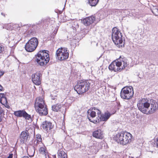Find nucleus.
<instances>
[{"label": "nucleus", "mask_w": 158, "mask_h": 158, "mask_svg": "<svg viewBox=\"0 0 158 158\" xmlns=\"http://www.w3.org/2000/svg\"><path fill=\"white\" fill-rule=\"evenodd\" d=\"M150 103L147 101V100L142 98L139 100L137 106L139 109L142 113L149 114L153 113L158 109V103L152 99Z\"/></svg>", "instance_id": "obj_1"}, {"label": "nucleus", "mask_w": 158, "mask_h": 158, "mask_svg": "<svg viewBox=\"0 0 158 158\" xmlns=\"http://www.w3.org/2000/svg\"><path fill=\"white\" fill-rule=\"evenodd\" d=\"M128 64L127 60L125 58H121L114 61L109 66L110 70L114 72L121 71Z\"/></svg>", "instance_id": "obj_2"}, {"label": "nucleus", "mask_w": 158, "mask_h": 158, "mask_svg": "<svg viewBox=\"0 0 158 158\" xmlns=\"http://www.w3.org/2000/svg\"><path fill=\"white\" fill-rule=\"evenodd\" d=\"M132 135L127 132H122L116 134L113 138L114 139L123 145L129 143L131 141Z\"/></svg>", "instance_id": "obj_3"}, {"label": "nucleus", "mask_w": 158, "mask_h": 158, "mask_svg": "<svg viewBox=\"0 0 158 158\" xmlns=\"http://www.w3.org/2000/svg\"><path fill=\"white\" fill-rule=\"evenodd\" d=\"M45 50L40 51L35 55V62L40 66H44L49 60V55Z\"/></svg>", "instance_id": "obj_4"}, {"label": "nucleus", "mask_w": 158, "mask_h": 158, "mask_svg": "<svg viewBox=\"0 0 158 158\" xmlns=\"http://www.w3.org/2000/svg\"><path fill=\"white\" fill-rule=\"evenodd\" d=\"M92 82L91 80L79 81L74 87V89L78 94H82L89 90Z\"/></svg>", "instance_id": "obj_5"}, {"label": "nucleus", "mask_w": 158, "mask_h": 158, "mask_svg": "<svg viewBox=\"0 0 158 158\" xmlns=\"http://www.w3.org/2000/svg\"><path fill=\"white\" fill-rule=\"evenodd\" d=\"M112 38L113 42L119 48L124 45L123 42L122 35L119 30L115 27L113 28L112 33Z\"/></svg>", "instance_id": "obj_6"}, {"label": "nucleus", "mask_w": 158, "mask_h": 158, "mask_svg": "<svg viewBox=\"0 0 158 158\" xmlns=\"http://www.w3.org/2000/svg\"><path fill=\"white\" fill-rule=\"evenodd\" d=\"M134 94L133 87L131 86H129L122 88L120 92V95L122 98L128 100L132 98Z\"/></svg>", "instance_id": "obj_7"}, {"label": "nucleus", "mask_w": 158, "mask_h": 158, "mask_svg": "<svg viewBox=\"0 0 158 158\" xmlns=\"http://www.w3.org/2000/svg\"><path fill=\"white\" fill-rule=\"evenodd\" d=\"M38 44V41L36 37L31 38L26 44L25 49L27 51L31 52L34 51L36 48Z\"/></svg>", "instance_id": "obj_8"}, {"label": "nucleus", "mask_w": 158, "mask_h": 158, "mask_svg": "<svg viewBox=\"0 0 158 158\" xmlns=\"http://www.w3.org/2000/svg\"><path fill=\"white\" fill-rule=\"evenodd\" d=\"M56 58L58 60L60 61L65 60L69 57V51L66 48L61 47L56 51Z\"/></svg>", "instance_id": "obj_9"}, {"label": "nucleus", "mask_w": 158, "mask_h": 158, "mask_svg": "<svg viewBox=\"0 0 158 158\" xmlns=\"http://www.w3.org/2000/svg\"><path fill=\"white\" fill-rule=\"evenodd\" d=\"M99 117V114H101V111L98 109L94 108L92 110H89L87 112V116L90 121L94 123H97L99 122V119L98 118L94 119V118L96 116V113Z\"/></svg>", "instance_id": "obj_10"}, {"label": "nucleus", "mask_w": 158, "mask_h": 158, "mask_svg": "<svg viewBox=\"0 0 158 158\" xmlns=\"http://www.w3.org/2000/svg\"><path fill=\"white\" fill-rule=\"evenodd\" d=\"M41 73L39 72L33 74L31 75L32 80L35 84L39 85L41 83Z\"/></svg>", "instance_id": "obj_11"}, {"label": "nucleus", "mask_w": 158, "mask_h": 158, "mask_svg": "<svg viewBox=\"0 0 158 158\" xmlns=\"http://www.w3.org/2000/svg\"><path fill=\"white\" fill-rule=\"evenodd\" d=\"M29 137L28 132L27 131H23L21 133L19 138L21 143H25L27 141Z\"/></svg>", "instance_id": "obj_12"}, {"label": "nucleus", "mask_w": 158, "mask_h": 158, "mask_svg": "<svg viewBox=\"0 0 158 158\" xmlns=\"http://www.w3.org/2000/svg\"><path fill=\"white\" fill-rule=\"evenodd\" d=\"M36 111L41 116L46 115L48 114L47 106L45 105L43 106H40L35 109Z\"/></svg>", "instance_id": "obj_13"}, {"label": "nucleus", "mask_w": 158, "mask_h": 158, "mask_svg": "<svg viewBox=\"0 0 158 158\" xmlns=\"http://www.w3.org/2000/svg\"><path fill=\"white\" fill-rule=\"evenodd\" d=\"M41 127L44 130L47 131L48 130L52 129L53 127V125L51 122L46 121L43 122Z\"/></svg>", "instance_id": "obj_14"}, {"label": "nucleus", "mask_w": 158, "mask_h": 158, "mask_svg": "<svg viewBox=\"0 0 158 158\" xmlns=\"http://www.w3.org/2000/svg\"><path fill=\"white\" fill-rule=\"evenodd\" d=\"M95 20V17L93 16H91L84 19L82 22L85 26H88L94 23Z\"/></svg>", "instance_id": "obj_15"}, {"label": "nucleus", "mask_w": 158, "mask_h": 158, "mask_svg": "<svg viewBox=\"0 0 158 158\" xmlns=\"http://www.w3.org/2000/svg\"><path fill=\"white\" fill-rule=\"evenodd\" d=\"M45 105L44 100L41 97L36 98L35 104V109L40 106H43Z\"/></svg>", "instance_id": "obj_16"}, {"label": "nucleus", "mask_w": 158, "mask_h": 158, "mask_svg": "<svg viewBox=\"0 0 158 158\" xmlns=\"http://www.w3.org/2000/svg\"><path fill=\"white\" fill-rule=\"evenodd\" d=\"M101 143L97 142L96 141H93L91 143V145L89 147L92 150H97L98 151L99 149L101 148Z\"/></svg>", "instance_id": "obj_17"}, {"label": "nucleus", "mask_w": 158, "mask_h": 158, "mask_svg": "<svg viewBox=\"0 0 158 158\" xmlns=\"http://www.w3.org/2000/svg\"><path fill=\"white\" fill-rule=\"evenodd\" d=\"M111 114L107 111L104 114L101 115L99 114L100 117H99L100 121H106L111 115Z\"/></svg>", "instance_id": "obj_18"}, {"label": "nucleus", "mask_w": 158, "mask_h": 158, "mask_svg": "<svg viewBox=\"0 0 158 158\" xmlns=\"http://www.w3.org/2000/svg\"><path fill=\"white\" fill-rule=\"evenodd\" d=\"M93 137L99 139H102L103 137V132L101 130L95 131L93 133Z\"/></svg>", "instance_id": "obj_19"}, {"label": "nucleus", "mask_w": 158, "mask_h": 158, "mask_svg": "<svg viewBox=\"0 0 158 158\" xmlns=\"http://www.w3.org/2000/svg\"><path fill=\"white\" fill-rule=\"evenodd\" d=\"M25 112L24 110H19L15 111L14 114L15 116L17 117H23L24 114L25 113Z\"/></svg>", "instance_id": "obj_20"}, {"label": "nucleus", "mask_w": 158, "mask_h": 158, "mask_svg": "<svg viewBox=\"0 0 158 158\" xmlns=\"http://www.w3.org/2000/svg\"><path fill=\"white\" fill-rule=\"evenodd\" d=\"M39 148L40 152L41 154L44 155L46 156L47 154V152L46 150V147H45L44 145L43 144V146H41L39 147Z\"/></svg>", "instance_id": "obj_21"}, {"label": "nucleus", "mask_w": 158, "mask_h": 158, "mask_svg": "<svg viewBox=\"0 0 158 158\" xmlns=\"http://www.w3.org/2000/svg\"><path fill=\"white\" fill-rule=\"evenodd\" d=\"M0 102L2 104L4 105L6 108H10L9 106L8 105V102L6 97L4 98H0Z\"/></svg>", "instance_id": "obj_22"}, {"label": "nucleus", "mask_w": 158, "mask_h": 158, "mask_svg": "<svg viewBox=\"0 0 158 158\" xmlns=\"http://www.w3.org/2000/svg\"><path fill=\"white\" fill-rule=\"evenodd\" d=\"M58 155L61 158H67V155L62 150H59L58 152Z\"/></svg>", "instance_id": "obj_23"}, {"label": "nucleus", "mask_w": 158, "mask_h": 158, "mask_svg": "<svg viewBox=\"0 0 158 158\" xmlns=\"http://www.w3.org/2000/svg\"><path fill=\"white\" fill-rule=\"evenodd\" d=\"M42 146H43V143L42 142H39L38 141L35 140L34 142L33 146L32 147L35 149H37V148H39V147Z\"/></svg>", "instance_id": "obj_24"}, {"label": "nucleus", "mask_w": 158, "mask_h": 158, "mask_svg": "<svg viewBox=\"0 0 158 158\" xmlns=\"http://www.w3.org/2000/svg\"><path fill=\"white\" fill-rule=\"evenodd\" d=\"M61 107V105L60 104L57 103L52 106V110L54 111L57 112Z\"/></svg>", "instance_id": "obj_25"}, {"label": "nucleus", "mask_w": 158, "mask_h": 158, "mask_svg": "<svg viewBox=\"0 0 158 158\" xmlns=\"http://www.w3.org/2000/svg\"><path fill=\"white\" fill-rule=\"evenodd\" d=\"M27 152L28 154V155L30 156L29 157H31L34 155L35 152V149L32 147V149H29V148H28L27 149Z\"/></svg>", "instance_id": "obj_26"}, {"label": "nucleus", "mask_w": 158, "mask_h": 158, "mask_svg": "<svg viewBox=\"0 0 158 158\" xmlns=\"http://www.w3.org/2000/svg\"><path fill=\"white\" fill-rule=\"evenodd\" d=\"M89 3L91 6H95L98 3L99 0H88Z\"/></svg>", "instance_id": "obj_27"}, {"label": "nucleus", "mask_w": 158, "mask_h": 158, "mask_svg": "<svg viewBox=\"0 0 158 158\" xmlns=\"http://www.w3.org/2000/svg\"><path fill=\"white\" fill-rule=\"evenodd\" d=\"M126 10L123 9H116L115 11V12L118 15H121L123 13V12H124Z\"/></svg>", "instance_id": "obj_28"}, {"label": "nucleus", "mask_w": 158, "mask_h": 158, "mask_svg": "<svg viewBox=\"0 0 158 158\" xmlns=\"http://www.w3.org/2000/svg\"><path fill=\"white\" fill-rule=\"evenodd\" d=\"M74 25H75V26H73V27L74 28V29L73 28V35H72V36L73 35H74L76 34V29L78 28L79 27V25L78 24V23H77V22H74Z\"/></svg>", "instance_id": "obj_29"}, {"label": "nucleus", "mask_w": 158, "mask_h": 158, "mask_svg": "<svg viewBox=\"0 0 158 158\" xmlns=\"http://www.w3.org/2000/svg\"><path fill=\"white\" fill-rule=\"evenodd\" d=\"M152 11L155 15L157 16L158 14V9L156 7H153L152 9Z\"/></svg>", "instance_id": "obj_30"}, {"label": "nucleus", "mask_w": 158, "mask_h": 158, "mask_svg": "<svg viewBox=\"0 0 158 158\" xmlns=\"http://www.w3.org/2000/svg\"><path fill=\"white\" fill-rule=\"evenodd\" d=\"M36 141H38L39 142H42L41 135L39 134H37L36 135Z\"/></svg>", "instance_id": "obj_31"}, {"label": "nucleus", "mask_w": 158, "mask_h": 158, "mask_svg": "<svg viewBox=\"0 0 158 158\" xmlns=\"http://www.w3.org/2000/svg\"><path fill=\"white\" fill-rule=\"evenodd\" d=\"M23 117L25 118L27 120L31 119V115L28 114L26 112H25V113L24 114Z\"/></svg>", "instance_id": "obj_32"}, {"label": "nucleus", "mask_w": 158, "mask_h": 158, "mask_svg": "<svg viewBox=\"0 0 158 158\" xmlns=\"http://www.w3.org/2000/svg\"><path fill=\"white\" fill-rule=\"evenodd\" d=\"M4 50V46L2 44H0V55L3 54Z\"/></svg>", "instance_id": "obj_33"}, {"label": "nucleus", "mask_w": 158, "mask_h": 158, "mask_svg": "<svg viewBox=\"0 0 158 158\" xmlns=\"http://www.w3.org/2000/svg\"><path fill=\"white\" fill-rule=\"evenodd\" d=\"M34 33V30L32 29H30L27 31V34L29 35H33Z\"/></svg>", "instance_id": "obj_34"}, {"label": "nucleus", "mask_w": 158, "mask_h": 158, "mask_svg": "<svg viewBox=\"0 0 158 158\" xmlns=\"http://www.w3.org/2000/svg\"><path fill=\"white\" fill-rule=\"evenodd\" d=\"M155 145H156V147L158 148V138H157L155 139Z\"/></svg>", "instance_id": "obj_35"}, {"label": "nucleus", "mask_w": 158, "mask_h": 158, "mask_svg": "<svg viewBox=\"0 0 158 158\" xmlns=\"http://www.w3.org/2000/svg\"><path fill=\"white\" fill-rule=\"evenodd\" d=\"M3 113V110L2 109H0V122L2 121V114Z\"/></svg>", "instance_id": "obj_36"}, {"label": "nucleus", "mask_w": 158, "mask_h": 158, "mask_svg": "<svg viewBox=\"0 0 158 158\" xmlns=\"http://www.w3.org/2000/svg\"><path fill=\"white\" fill-rule=\"evenodd\" d=\"M5 97V95L4 94H0V99Z\"/></svg>", "instance_id": "obj_37"}, {"label": "nucleus", "mask_w": 158, "mask_h": 158, "mask_svg": "<svg viewBox=\"0 0 158 158\" xmlns=\"http://www.w3.org/2000/svg\"><path fill=\"white\" fill-rule=\"evenodd\" d=\"M58 30V28H56L55 29V30H54L53 32L56 34Z\"/></svg>", "instance_id": "obj_38"}, {"label": "nucleus", "mask_w": 158, "mask_h": 158, "mask_svg": "<svg viewBox=\"0 0 158 158\" xmlns=\"http://www.w3.org/2000/svg\"><path fill=\"white\" fill-rule=\"evenodd\" d=\"M51 97L52 98V100H55V99L56 98V96H54V97H53L52 94H51Z\"/></svg>", "instance_id": "obj_39"}, {"label": "nucleus", "mask_w": 158, "mask_h": 158, "mask_svg": "<svg viewBox=\"0 0 158 158\" xmlns=\"http://www.w3.org/2000/svg\"><path fill=\"white\" fill-rule=\"evenodd\" d=\"M3 87L0 85V92L2 91H3Z\"/></svg>", "instance_id": "obj_40"}, {"label": "nucleus", "mask_w": 158, "mask_h": 158, "mask_svg": "<svg viewBox=\"0 0 158 158\" xmlns=\"http://www.w3.org/2000/svg\"><path fill=\"white\" fill-rule=\"evenodd\" d=\"M56 34L53 32L52 34V37H54V36H55Z\"/></svg>", "instance_id": "obj_41"}, {"label": "nucleus", "mask_w": 158, "mask_h": 158, "mask_svg": "<svg viewBox=\"0 0 158 158\" xmlns=\"http://www.w3.org/2000/svg\"><path fill=\"white\" fill-rule=\"evenodd\" d=\"M22 158H32L31 157H29L27 156H24L22 157Z\"/></svg>", "instance_id": "obj_42"}, {"label": "nucleus", "mask_w": 158, "mask_h": 158, "mask_svg": "<svg viewBox=\"0 0 158 158\" xmlns=\"http://www.w3.org/2000/svg\"><path fill=\"white\" fill-rule=\"evenodd\" d=\"M126 158H134V157L132 156H127Z\"/></svg>", "instance_id": "obj_43"}, {"label": "nucleus", "mask_w": 158, "mask_h": 158, "mask_svg": "<svg viewBox=\"0 0 158 158\" xmlns=\"http://www.w3.org/2000/svg\"><path fill=\"white\" fill-rule=\"evenodd\" d=\"M1 14H2V15H3L4 16H5V15H4V14H3V13H1Z\"/></svg>", "instance_id": "obj_44"}]
</instances>
